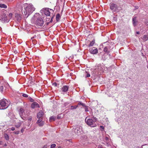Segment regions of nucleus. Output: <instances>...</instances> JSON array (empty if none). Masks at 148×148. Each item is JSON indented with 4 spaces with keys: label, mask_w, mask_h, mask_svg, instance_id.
<instances>
[{
    "label": "nucleus",
    "mask_w": 148,
    "mask_h": 148,
    "mask_svg": "<svg viewBox=\"0 0 148 148\" xmlns=\"http://www.w3.org/2000/svg\"><path fill=\"white\" fill-rule=\"evenodd\" d=\"M53 16L51 18V19L50 21H49L50 23H51V22H52V21H53Z\"/></svg>",
    "instance_id": "nucleus-41"
},
{
    "label": "nucleus",
    "mask_w": 148,
    "mask_h": 148,
    "mask_svg": "<svg viewBox=\"0 0 148 148\" xmlns=\"http://www.w3.org/2000/svg\"><path fill=\"white\" fill-rule=\"evenodd\" d=\"M85 111L86 112H88V108L87 107H86L85 106Z\"/></svg>",
    "instance_id": "nucleus-36"
},
{
    "label": "nucleus",
    "mask_w": 148,
    "mask_h": 148,
    "mask_svg": "<svg viewBox=\"0 0 148 148\" xmlns=\"http://www.w3.org/2000/svg\"><path fill=\"white\" fill-rule=\"evenodd\" d=\"M60 118V117L59 116V115H58L57 116V119H59Z\"/></svg>",
    "instance_id": "nucleus-45"
},
{
    "label": "nucleus",
    "mask_w": 148,
    "mask_h": 148,
    "mask_svg": "<svg viewBox=\"0 0 148 148\" xmlns=\"http://www.w3.org/2000/svg\"><path fill=\"white\" fill-rule=\"evenodd\" d=\"M0 7L2 8H6L7 6L4 4H0Z\"/></svg>",
    "instance_id": "nucleus-22"
},
{
    "label": "nucleus",
    "mask_w": 148,
    "mask_h": 148,
    "mask_svg": "<svg viewBox=\"0 0 148 148\" xmlns=\"http://www.w3.org/2000/svg\"><path fill=\"white\" fill-rule=\"evenodd\" d=\"M15 17L16 20L18 21H19L21 19V17L20 14H15Z\"/></svg>",
    "instance_id": "nucleus-15"
},
{
    "label": "nucleus",
    "mask_w": 148,
    "mask_h": 148,
    "mask_svg": "<svg viewBox=\"0 0 148 148\" xmlns=\"http://www.w3.org/2000/svg\"><path fill=\"white\" fill-rule=\"evenodd\" d=\"M4 137L6 140H8L9 139V137L8 135L6 134H4Z\"/></svg>",
    "instance_id": "nucleus-25"
},
{
    "label": "nucleus",
    "mask_w": 148,
    "mask_h": 148,
    "mask_svg": "<svg viewBox=\"0 0 148 148\" xmlns=\"http://www.w3.org/2000/svg\"><path fill=\"white\" fill-rule=\"evenodd\" d=\"M53 85L55 86H57V84L56 83L54 82L53 84Z\"/></svg>",
    "instance_id": "nucleus-38"
},
{
    "label": "nucleus",
    "mask_w": 148,
    "mask_h": 148,
    "mask_svg": "<svg viewBox=\"0 0 148 148\" xmlns=\"http://www.w3.org/2000/svg\"><path fill=\"white\" fill-rule=\"evenodd\" d=\"M22 96L24 97H26V98H28V97H29V96H28V95H27V94H25V93L23 94L22 95Z\"/></svg>",
    "instance_id": "nucleus-29"
},
{
    "label": "nucleus",
    "mask_w": 148,
    "mask_h": 148,
    "mask_svg": "<svg viewBox=\"0 0 148 148\" xmlns=\"http://www.w3.org/2000/svg\"><path fill=\"white\" fill-rule=\"evenodd\" d=\"M3 86H1L0 87V90L1 92H2L3 91Z\"/></svg>",
    "instance_id": "nucleus-33"
},
{
    "label": "nucleus",
    "mask_w": 148,
    "mask_h": 148,
    "mask_svg": "<svg viewBox=\"0 0 148 148\" xmlns=\"http://www.w3.org/2000/svg\"><path fill=\"white\" fill-rule=\"evenodd\" d=\"M56 144H52L51 145L50 148H54L56 147Z\"/></svg>",
    "instance_id": "nucleus-30"
},
{
    "label": "nucleus",
    "mask_w": 148,
    "mask_h": 148,
    "mask_svg": "<svg viewBox=\"0 0 148 148\" xmlns=\"http://www.w3.org/2000/svg\"><path fill=\"white\" fill-rule=\"evenodd\" d=\"M0 105L2 107L0 109H5L8 106V102L6 99H3L0 101Z\"/></svg>",
    "instance_id": "nucleus-5"
},
{
    "label": "nucleus",
    "mask_w": 148,
    "mask_h": 148,
    "mask_svg": "<svg viewBox=\"0 0 148 148\" xmlns=\"http://www.w3.org/2000/svg\"><path fill=\"white\" fill-rule=\"evenodd\" d=\"M105 140L106 143V145L107 146H111L112 144V142L111 140L109 139L108 137L106 136L105 138Z\"/></svg>",
    "instance_id": "nucleus-11"
},
{
    "label": "nucleus",
    "mask_w": 148,
    "mask_h": 148,
    "mask_svg": "<svg viewBox=\"0 0 148 148\" xmlns=\"http://www.w3.org/2000/svg\"><path fill=\"white\" fill-rule=\"evenodd\" d=\"M58 148H61L60 147H59Z\"/></svg>",
    "instance_id": "nucleus-52"
},
{
    "label": "nucleus",
    "mask_w": 148,
    "mask_h": 148,
    "mask_svg": "<svg viewBox=\"0 0 148 148\" xmlns=\"http://www.w3.org/2000/svg\"><path fill=\"white\" fill-rule=\"evenodd\" d=\"M2 143V142L0 141V145Z\"/></svg>",
    "instance_id": "nucleus-47"
},
{
    "label": "nucleus",
    "mask_w": 148,
    "mask_h": 148,
    "mask_svg": "<svg viewBox=\"0 0 148 148\" xmlns=\"http://www.w3.org/2000/svg\"><path fill=\"white\" fill-rule=\"evenodd\" d=\"M44 114L43 112L42 111L40 110L37 114V118L38 119H43L42 117Z\"/></svg>",
    "instance_id": "nucleus-13"
},
{
    "label": "nucleus",
    "mask_w": 148,
    "mask_h": 148,
    "mask_svg": "<svg viewBox=\"0 0 148 148\" xmlns=\"http://www.w3.org/2000/svg\"><path fill=\"white\" fill-rule=\"evenodd\" d=\"M56 117L55 116H51L49 120L50 121H51L52 120L54 121L56 119Z\"/></svg>",
    "instance_id": "nucleus-23"
},
{
    "label": "nucleus",
    "mask_w": 148,
    "mask_h": 148,
    "mask_svg": "<svg viewBox=\"0 0 148 148\" xmlns=\"http://www.w3.org/2000/svg\"><path fill=\"white\" fill-rule=\"evenodd\" d=\"M13 15V14L12 13H10L9 14L8 16L9 18L10 19H11L12 18V16Z\"/></svg>",
    "instance_id": "nucleus-31"
},
{
    "label": "nucleus",
    "mask_w": 148,
    "mask_h": 148,
    "mask_svg": "<svg viewBox=\"0 0 148 148\" xmlns=\"http://www.w3.org/2000/svg\"><path fill=\"white\" fill-rule=\"evenodd\" d=\"M132 21L134 26H135L136 25L137 22L136 17H134L133 18Z\"/></svg>",
    "instance_id": "nucleus-17"
},
{
    "label": "nucleus",
    "mask_w": 148,
    "mask_h": 148,
    "mask_svg": "<svg viewBox=\"0 0 148 148\" xmlns=\"http://www.w3.org/2000/svg\"><path fill=\"white\" fill-rule=\"evenodd\" d=\"M31 107L32 108H39L40 106L39 104L36 102H33L31 105Z\"/></svg>",
    "instance_id": "nucleus-14"
},
{
    "label": "nucleus",
    "mask_w": 148,
    "mask_h": 148,
    "mask_svg": "<svg viewBox=\"0 0 148 148\" xmlns=\"http://www.w3.org/2000/svg\"><path fill=\"white\" fill-rule=\"evenodd\" d=\"M21 123L20 122H19L15 126L16 127L18 128L21 126Z\"/></svg>",
    "instance_id": "nucleus-26"
},
{
    "label": "nucleus",
    "mask_w": 148,
    "mask_h": 148,
    "mask_svg": "<svg viewBox=\"0 0 148 148\" xmlns=\"http://www.w3.org/2000/svg\"><path fill=\"white\" fill-rule=\"evenodd\" d=\"M95 43V40H92V41L90 42L89 45V47L92 46L94 45Z\"/></svg>",
    "instance_id": "nucleus-20"
},
{
    "label": "nucleus",
    "mask_w": 148,
    "mask_h": 148,
    "mask_svg": "<svg viewBox=\"0 0 148 148\" xmlns=\"http://www.w3.org/2000/svg\"><path fill=\"white\" fill-rule=\"evenodd\" d=\"M19 114L20 117L23 120H26L27 118L29 116L28 113L25 111L24 109L21 108L19 111Z\"/></svg>",
    "instance_id": "nucleus-4"
},
{
    "label": "nucleus",
    "mask_w": 148,
    "mask_h": 148,
    "mask_svg": "<svg viewBox=\"0 0 148 148\" xmlns=\"http://www.w3.org/2000/svg\"><path fill=\"white\" fill-rule=\"evenodd\" d=\"M17 7L18 10H20L22 12V14H25V16L27 17L35 10V8L32 4L30 3L29 4L27 3L23 4V3L22 2L18 3L17 5Z\"/></svg>",
    "instance_id": "nucleus-1"
},
{
    "label": "nucleus",
    "mask_w": 148,
    "mask_h": 148,
    "mask_svg": "<svg viewBox=\"0 0 148 148\" xmlns=\"http://www.w3.org/2000/svg\"><path fill=\"white\" fill-rule=\"evenodd\" d=\"M47 145H45V146H44V148H46V147H47Z\"/></svg>",
    "instance_id": "nucleus-48"
},
{
    "label": "nucleus",
    "mask_w": 148,
    "mask_h": 148,
    "mask_svg": "<svg viewBox=\"0 0 148 148\" xmlns=\"http://www.w3.org/2000/svg\"><path fill=\"white\" fill-rule=\"evenodd\" d=\"M73 129H74V132L76 134L79 135L82 132V126L77 125L74 126Z\"/></svg>",
    "instance_id": "nucleus-6"
},
{
    "label": "nucleus",
    "mask_w": 148,
    "mask_h": 148,
    "mask_svg": "<svg viewBox=\"0 0 148 148\" xmlns=\"http://www.w3.org/2000/svg\"><path fill=\"white\" fill-rule=\"evenodd\" d=\"M69 104V103L67 102L65 103L64 104V106L66 107Z\"/></svg>",
    "instance_id": "nucleus-34"
},
{
    "label": "nucleus",
    "mask_w": 148,
    "mask_h": 148,
    "mask_svg": "<svg viewBox=\"0 0 148 148\" xmlns=\"http://www.w3.org/2000/svg\"><path fill=\"white\" fill-rule=\"evenodd\" d=\"M24 128H22L21 130V133H23V132H24Z\"/></svg>",
    "instance_id": "nucleus-40"
},
{
    "label": "nucleus",
    "mask_w": 148,
    "mask_h": 148,
    "mask_svg": "<svg viewBox=\"0 0 148 148\" xmlns=\"http://www.w3.org/2000/svg\"><path fill=\"white\" fill-rule=\"evenodd\" d=\"M90 52L93 54H96L98 52L97 49L95 47H92L90 48L89 49Z\"/></svg>",
    "instance_id": "nucleus-9"
},
{
    "label": "nucleus",
    "mask_w": 148,
    "mask_h": 148,
    "mask_svg": "<svg viewBox=\"0 0 148 148\" xmlns=\"http://www.w3.org/2000/svg\"><path fill=\"white\" fill-rule=\"evenodd\" d=\"M42 120L43 119H38V120L36 122V123L38 124L40 127L42 126L44 124L45 122Z\"/></svg>",
    "instance_id": "nucleus-12"
},
{
    "label": "nucleus",
    "mask_w": 148,
    "mask_h": 148,
    "mask_svg": "<svg viewBox=\"0 0 148 148\" xmlns=\"http://www.w3.org/2000/svg\"><path fill=\"white\" fill-rule=\"evenodd\" d=\"M90 75L89 74V73L87 74V75L86 76V77H90Z\"/></svg>",
    "instance_id": "nucleus-42"
},
{
    "label": "nucleus",
    "mask_w": 148,
    "mask_h": 148,
    "mask_svg": "<svg viewBox=\"0 0 148 148\" xmlns=\"http://www.w3.org/2000/svg\"><path fill=\"white\" fill-rule=\"evenodd\" d=\"M28 117L26 119V120H27V119H28L29 121H31L32 119V116H30V117H29L27 119Z\"/></svg>",
    "instance_id": "nucleus-32"
},
{
    "label": "nucleus",
    "mask_w": 148,
    "mask_h": 148,
    "mask_svg": "<svg viewBox=\"0 0 148 148\" xmlns=\"http://www.w3.org/2000/svg\"><path fill=\"white\" fill-rule=\"evenodd\" d=\"M138 6H136V9H138Z\"/></svg>",
    "instance_id": "nucleus-50"
},
{
    "label": "nucleus",
    "mask_w": 148,
    "mask_h": 148,
    "mask_svg": "<svg viewBox=\"0 0 148 148\" xmlns=\"http://www.w3.org/2000/svg\"><path fill=\"white\" fill-rule=\"evenodd\" d=\"M110 50L108 49V47H106L104 48V51L105 52L108 53L110 52Z\"/></svg>",
    "instance_id": "nucleus-18"
},
{
    "label": "nucleus",
    "mask_w": 148,
    "mask_h": 148,
    "mask_svg": "<svg viewBox=\"0 0 148 148\" xmlns=\"http://www.w3.org/2000/svg\"><path fill=\"white\" fill-rule=\"evenodd\" d=\"M142 39L144 41H147L148 39V36L147 35H145L143 36Z\"/></svg>",
    "instance_id": "nucleus-19"
},
{
    "label": "nucleus",
    "mask_w": 148,
    "mask_h": 148,
    "mask_svg": "<svg viewBox=\"0 0 148 148\" xmlns=\"http://www.w3.org/2000/svg\"><path fill=\"white\" fill-rule=\"evenodd\" d=\"M34 36H33V37H32L31 38V39H34Z\"/></svg>",
    "instance_id": "nucleus-49"
},
{
    "label": "nucleus",
    "mask_w": 148,
    "mask_h": 148,
    "mask_svg": "<svg viewBox=\"0 0 148 148\" xmlns=\"http://www.w3.org/2000/svg\"><path fill=\"white\" fill-rule=\"evenodd\" d=\"M69 87L66 85L64 86L62 88V90L63 92H66L68 90Z\"/></svg>",
    "instance_id": "nucleus-16"
},
{
    "label": "nucleus",
    "mask_w": 148,
    "mask_h": 148,
    "mask_svg": "<svg viewBox=\"0 0 148 148\" xmlns=\"http://www.w3.org/2000/svg\"><path fill=\"white\" fill-rule=\"evenodd\" d=\"M32 21L37 25L42 26L44 24V22L40 14L38 13H36L32 19Z\"/></svg>",
    "instance_id": "nucleus-2"
},
{
    "label": "nucleus",
    "mask_w": 148,
    "mask_h": 148,
    "mask_svg": "<svg viewBox=\"0 0 148 148\" xmlns=\"http://www.w3.org/2000/svg\"><path fill=\"white\" fill-rule=\"evenodd\" d=\"M11 130L12 131H14L15 130V128L14 127H12V128H10Z\"/></svg>",
    "instance_id": "nucleus-39"
},
{
    "label": "nucleus",
    "mask_w": 148,
    "mask_h": 148,
    "mask_svg": "<svg viewBox=\"0 0 148 148\" xmlns=\"http://www.w3.org/2000/svg\"><path fill=\"white\" fill-rule=\"evenodd\" d=\"M98 148H103L101 145H99L98 146Z\"/></svg>",
    "instance_id": "nucleus-43"
},
{
    "label": "nucleus",
    "mask_w": 148,
    "mask_h": 148,
    "mask_svg": "<svg viewBox=\"0 0 148 148\" xmlns=\"http://www.w3.org/2000/svg\"><path fill=\"white\" fill-rule=\"evenodd\" d=\"M49 10L53 11V10L51 9H49L48 8H45L42 9L41 11H43L44 14L46 16H49L50 15V14Z\"/></svg>",
    "instance_id": "nucleus-7"
},
{
    "label": "nucleus",
    "mask_w": 148,
    "mask_h": 148,
    "mask_svg": "<svg viewBox=\"0 0 148 148\" xmlns=\"http://www.w3.org/2000/svg\"><path fill=\"white\" fill-rule=\"evenodd\" d=\"M136 34H139V32H136Z\"/></svg>",
    "instance_id": "nucleus-46"
},
{
    "label": "nucleus",
    "mask_w": 148,
    "mask_h": 148,
    "mask_svg": "<svg viewBox=\"0 0 148 148\" xmlns=\"http://www.w3.org/2000/svg\"><path fill=\"white\" fill-rule=\"evenodd\" d=\"M28 100H29L31 102H33L34 101V99H33L31 97L29 96L27 98Z\"/></svg>",
    "instance_id": "nucleus-28"
},
{
    "label": "nucleus",
    "mask_w": 148,
    "mask_h": 148,
    "mask_svg": "<svg viewBox=\"0 0 148 148\" xmlns=\"http://www.w3.org/2000/svg\"><path fill=\"white\" fill-rule=\"evenodd\" d=\"M78 106V105H75L73 106H71V110H73L74 109H76Z\"/></svg>",
    "instance_id": "nucleus-24"
},
{
    "label": "nucleus",
    "mask_w": 148,
    "mask_h": 148,
    "mask_svg": "<svg viewBox=\"0 0 148 148\" xmlns=\"http://www.w3.org/2000/svg\"><path fill=\"white\" fill-rule=\"evenodd\" d=\"M97 121V119L94 117L90 118L89 117L87 116L85 119V121L86 123L91 127H95L96 126L95 122Z\"/></svg>",
    "instance_id": "nucleus-3"
},
{
    "label": "nucleus",
    "mask_w": 148,
    "mask_h": 148,
    "mask_svg": "<svg viewBox=\"0 0 148 148\" xmlns=\"http://www.w3.org/2000/svg\"><path fill=\"white\" fill-rule=\"evenodd\" d=\"M1 20L2 21H3V22L5 23H8L9 21V19L8 18H7V16L5 14H3L2 15V17Z\"/></svg>",
    "instance_id": "nucleus-10"
},
{
    "label": "nucleus",
    "mask_w": 148,
    "mask_h": 148,
    "mask_svg": "<svg viewBox=\"0 0 148 148\" xmlns=\"http://www.w3.org/2000/svg\"><path fill=\"white\" fill-rule=\"evenodd\" d=\"M47 19H48V18H47V19H46V21H49L47 20Z\"/></svg>",
    "instance_id": "nucleus-51"
},
{
    "label": "nucleus",
    "mask_w": 148,
    "mask_h": 148,
    "mask_svg": "<svg viewBox=\"0 0 148 148\" xmlns=\"http://www.w3.org/2000/svg\"><path fill=\"white\" fill-rule=\"evenodd\" d=\"M14 133L15 134H18L19 133V131H17L16 132H14Z\"/></svg>",
    "instance_id": "nucleus-37"
},
{
    "label": "nucleus",
    "mask_w": 148,
    "mask_h": 148,
    "mask_svg": "<svg viewBox=\"0 0 148 148\" xmlns=\"http://www.w3.org/2000/svg\"><path fill=\"white\" fill-rule=\"evenodd\" d=\"M77 105H80L83 107H85V104L84 103L80 102H79Z\"/></svg>",
    "instance_id": "nucleus-27"
},
{
    "label": "nucleus",
    "mask_w": 148,
    "mask_h": 148,
    "mask_svg": "<svg viewBox=\"0 0 148 148\" xmlns=\"http://www.w3.org/2000/svg\"><path fill=\"white\" fill-rule=\"evenodd\" d=\"M145 24L148 25V20L145 22Z\"/></svg>",
    "instance_id": "nucleus-44"
},
{
    "label": "nucleus",
    "mask_w": 148,
    "mask_h": 148,
    "mask_svg": "<svg viewBox=\"0 0 148 148\" xmlns=\"http://www.w3.org/2000/svg\"><path fill=\"white\" fill-rule=\"evenodd\" d=\"M100 128H101V131H103L104 130V127L103 126H100Z\"/></svg>",
    "instance_id": "nucleus-35"
},
{
    "label": "nucleus",
    "mask_w": 148,
    "mask_h": 148,
    "mask_svg": "<svg viewBox=\"0 0 148 148\" xmlns=\"http://www.w3.org/2000/svg\"><path fill=\"white\" fill-rule=\"evenodd\" d=\"M60 14H57L56 15V20L57 21H58L60 19Z\"/></svg>",
    "instance_id": "nucleus-21"
},
{
    "label": "nucleus",
    "mask_w": 148,
    "mask_h": 148,
    "mask_svg": "<svg viewBox=\"0 0 148 148\" xmlns=\"http://www.w3.org/2000/svg\"><path fill=\"white\" fill-rule=\"evenodd\" d=\"M110 9L112 11V12L116 11L118 10V6L116 5L114 3H112L110 4Z\"/></svg>",
    "instance_id": "nucleus-8"
}]
</instances>
